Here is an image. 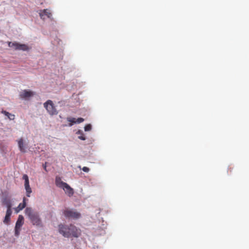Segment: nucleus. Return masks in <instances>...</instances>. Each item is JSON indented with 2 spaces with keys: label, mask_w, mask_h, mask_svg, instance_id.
<instances>
[{
  "label": "nucleus",
  "mask_w": 249,
  "mask_h": 249,
  "mask_svg": "<svg viewBox=\"0 0 249 249\" xmlns=\"http://www.w3.org/2000/svg\"><path fill=\"white\" fill-rule=\"evenodd\" d=\"M58 231L60 234L66 238H78L81 235V230L75 225L70 224L58 225Z\"/></svg>",
  "instance_id": "1"
},
{
  "label": "nucleus",
  "mask_w": 249,
  "mask_h": 249,
  "mask_svg": "<svg viewBox=\"0 0 249 249\" xmlns=\"http://www.w3.org/2000/svg\"><path fill=\"white\" fill-rule=\"evenodd\" d=\"M25 213L33 225L42 227V221L37 212L34 211L31 207H27Z\"/></svg>",
  "instance_id": "2"
},
{
  "label": "nucleus",
  "mask_w": 249,
  "mask_h": 249,
  "mask_svg": "<svg viewBox=\"0 0 249 249\" xmlns=\"http://www.w3.org/2000/svg\"><path fill=\"white\" fill-rule=\"evenodd\" d=\"M63 214L66 217L74 219H78L81 216V214L79 213L70 209L64 210Z\"/></svg>",
  "instance_id": "3"
},
{
  "label": "nucleus",
  "mask_w": 249,
  "mask_h": 249,
  "mask_svg": "<svg viewBox=\"0 0 249 249\" xmlns=\"http://www.w3.org/2000/svg\"><path fill=\"white\" fill-rule=\"evenodd\" d=\"M44 107L50 115H53L57 114L56 109L51 100H49L45 102L44 104Z\"/></svg>",
  "instance_id": "4"
},
{
  "label": "nucleus",
  "mask_w": 249,
  "mask_h": 249,
  "mask_svg": "<svg viewBox=\"0 0 249 249\" xmlns=\"http://www.w3.org/2000/svg\"><path fill=\"white\" fill-rule=\"evenodd\" d=\"M9 47L14 48L17 50L28 51L29 50L28 46L25 44H20L16 42L8 43Z\"/></svg>",
  "instance_id": "5"
},
{
  "label": "nucleus",
  "mask_w": 249,
  "mask_h": 249,
  "mask_svg": "<svg viewBox=\"0 0 249 249\" xmlns=\"http://www.w3.org/2000/svg\"><path fill=\"white\" fill-rule=\"evenodd\" d=\"M22 178L25 180L24 186L26 190V196L28 197H30V194L32 193V189L30 186L28 177L27 175L25 174L23 176Z\"/></svg>",
  "instance_id": "6"
},
{
  "label": "nucleus",
  "mask_w": 249,
  "mask_h": 249,
  "mask_svg": "<svg viewBox=\"0 0 249 249\" xmlns=\"http://www.w3.org/2000/svg\"><path fill=\"white\" fill-rule=\"evenodd\" d=\"M62 189L64 190L66 194H67L69 196L71 197L73 196L74 194L73 189L67 183L63 186Z\"/></svg>",
  "instance_id": "7"
},
{
  "label": "nucleus",
  "mask_w": 249,
  "mask_h": 249,
  "mask_svg": "<svg viewBox=\"0 0 249 249\" xmlns=\"http://www.w3.org/2000/svg\"><path fill=\"white\" fill-rule=\"evenodd\" d=\"M24 224V217L22 215H19L16 223L15 227L17 229H20Z\"/></svg>",
  "instance_id": "8"
},
{
  "label": "nucleus",
  "mask_w": 249,
  "mask_h": 249,
  "mask_svg": "<svg viewBox=\"0 0 249 249\" xmlns=\"http://www.w3.org/2000/svg\"><path fill=\"white\" fill-rule=\"evenodd\" d=\"M33 93L29 90H24L20 94V96L21 98L26 99L33 96Z\"/></svg>",
  "instance_id": "9"
},
{
  "label": "nucleus",
  "mask_w": 249,
  "mask_h": 249,
  "mask_svg": "<svg viewBox=\"0 0 249 249\" xmlns=\"http://www.w3.org/2000/svg\"><path fill=\"white\" fill-rule=\"evenodd\" d=\"M12 210H7L6 212V215L5 216L4 219L3 220V223L5 224H9L11 218V215L12 214Z\"/></svg>",
  "instance_id": "10"
},
{
  "label": "nucleus",
  "mask_w": 249,
  "mask_h": 249,
  "mask_svg": "<svg viewBox=\"0 0 249 249\" xmlns=\"http://www.w3.org/2000/svg\"><path fill=\"white\" fill-rule=\"evenodd\" d=\"M2 203L3 205H5L6 206V207L7 208V210H12L11 208H12V205L11 201L9 199L7 198H4L2 200Z\"/></svg>",
  "instance_id": "11"
},
{
  "label": "nucleus",
  "mask_w": 249,
  "mask_h": 249,
  "mask_svg": "<svg viewBox=\"0 0 249 249\" xmlns=\"http://www.w3.org/2000/svg\"><path fill=\"white\" fill-rule=\"evenodd\" d=\"M40 17L41 18H44L45 16L50 18L52 16L51 13L47 9H44L39 13Z\"/></svg>",
  "instance_id": "12"
},
{
  "label": "nucleus",
  "mask_w": 249,
  "mask_h": 249,
  "mask_svg": "<svg viewBox=\"0 0 249 249\" xmlns=\"http://www.w3.org/2000/svg\"><path fill=\"white\" fill-rule=\"evenodd\" d=\"M67 183L63 182L62 181L61 178L59 177H56L55 178V184L56 185L60 188H62L63 186H64Z\"/></svg>",
  "instance_id": "13"
},
{
  "label": "nucleus",
  "mask_w": 249,
  "mask_h": 249,
  "mask_svg": "<svg viewBox=\"0 0 249 249\" xmlns=\"http://www.w3.org/2000/svg\"><path fill=\"white\" fill-rule=\"evenodd\" d=\"M18 145L19 147V148L20 149V151L21 152H25V149L24 146V143H23V140L22 138H20L18 141Z\"/></svg>",
  "instance_id": "14"
},
{
  "label": "nucleus",
  "mask_w": 249,
  "mask_h": 249,
  "mask_svg": "<svg viewBox=\"0 0 249 249\" xmlns=\"http://www.w3.org/2000/svg\"><path fill=\"white\" fill-rule=\"evenodd\" d=\"M26 206V203L25 202L19 203L18 206L14 209L15 213H19L20 211L22 210L24 208H25Z\"/></svg>",
  "instance_id": "15"
},
{
  "label": "nucleus",
  "mask_w": 249,
  "mask_h": 249,
  "mask_svg": "<svg viewBox=\"0 0 249 249\" xmlns=\"http://www.w3.org/2000/svg\"><path fill=\"white\" fill-rule=\"evenodd\" d=\"M1 112L5 116H6L10 120H13L15 118V115L9 113L8 112H7L5 110H2Z\"/></svg>",
  "instance_id": "16"
},
{
  "label": "nucleus",
  "mask_w": 249,
  "mask_h": 249,
  "mask_svg": "<svg viewBox=\"0 0 249 249\" xmlns=\"http://www.w3.org/2000/svg\"><path fill=\"white\" fill-rule=\"evenodd\" d=\"M67 121L70 123V126H72L74 124H76V119L72 117H68L67 119Z\"/></svg>",
  "instance_id": "17"
},
{
  "label": "nucleus",
  "mask_w": 249,
  "mask_h": 249,
  "mask_svg": "<svg viewBox=\"0 0 249 249\" xmlns=\"http://www.w3.org/2000/svg\"><path fill=\"white\" fill-rule=\"evenodd\" d=\"M77 133L81 134V135L79 136H78V138L81 140H85L86 137L84 136V134H83L82 132H81L80 130H79L77 132Z\"/></svg>",
  "instance_id": "18"
},
{
  "label": "nucleus",
  "mask_w": 249,
  "mask_h": 249,
  "mask_svg": "<svg viewBox=\"0 0 249 249\" xmlns=\"http://www.w3.org/2000/svg\"><path fill=\"white\" fill-rule=\"evenodd\" d=\"M84 129L86 131H90L91 129V125L88 124L85 126Z\"/></svg>",
  "instance_id": "19"
},
{
  "label": "nucleus",
  "mask_w": 249,
  "mask_h": 249,
  "mask_svg": "<svg viewBox=\"0 0 249 249\" xmlns=\"http://www.w3.org/2000/svg\"><path fill=\"white\" fill-rule=\"evenodd\" d=\"M20 229H17L15 228V234L16 236H18L19 235Z\"/></svg>",
  "instance_id": "20"
},
{
  "label": "nucleus",
  "mask_w": 249,
  "mask_h": 249,
  "mask_svg": "<svg viewBox=\"0 0 249 249\" xmlns=\"http://www.w3.org/2000/svg\"><path fill=\"white\" fill-rule=\"evenodd\" d=\"M84 121V119L82 118H78L77 119H76V124H80L83 122Z\"/></svg>",
  "instance_id": "21"
},
{
  "label": "nucleus",
  "mask_w": 249,
  "mask_h": 249,
  "mask_svg": "<svg viewBox=\"0 0 249 249\" xmlns=\"http://www.w3.org/2000/svg\"><path fill=\"white\" fill-rule=\"evenodd\" d=\"M82 170L85 172H88L89 171V169L87 167H83Z\"/></svg>",
  "instance_id": "22"
},
{
  "label": "nucleus",
  "mask_w": 249,
  "mask_h": 249,
  "mask_svg": "<svg viewBox=\"0 0 249 249\" xmlns=\"http://www.w3.org/2000/svg\"><path fill=\"white\" fill-rule=\"evenodd\" d=\"M27 200H28V199H27L26 198L24 197L23 198V202H22V203L25 202V203H26V201H27Z\"/></svg>",
  "instance_id": "23"
},
{
  "label": "nucleus",
  "mask_w": 249,
  "mask_h": 249,
  "mask_svg": "<svg viewBox=\"0 0 249 249\" xmlns=\"http://www.w3.org/2000/svg\"><path fill=\"white\" fill-rule=\"evenodd\" d=\"M44 169L46 170V162L43 165Z\"/></svg>",
  "instance_id": "24"
}]
</instances>
